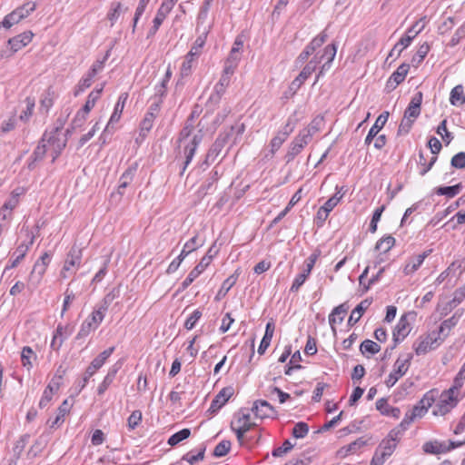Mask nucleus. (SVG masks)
Returning <instances> with one entry per match:
<instances>
[{
  "mask_svg": "<svg viewBox=\"0 0 465 465\" xmlns=\"http://www.w3.org/2000/svg\"><path fill=\"white\" fill-rule=\"evenodd\" d=\"M231 449V442L229 440H223L216 445L213 450V456L223 457Z\"/></svg>",
  "mask_w": 465,
  "mask_h": 465,
  "instance_id": "052dcab7",
  "label": "nucleus"
},
{
  "mask_svg": "<svg viewBox=\"0 0 465 465\" xmlns=\"http://www.w3.org/2000/svg\"><path fill=\"white\" fill-rule=\"evenodd\" d=\"M293 447L294 444H292L289 440H284L282 446L275 448L272 450V455L273 457H282L283 455L291 451L293 449Z\"/></svg>",
  "mask_w": 465,
  "mask_h": 465,
  "instance_id": "6e6d98bb",
  "label": "nucleus"
},
{
  "mask_svg": "<svg viewBox=\"0 0 465 465\" xmlns=\"http://www.w3.org/2000/svg\"><path fill=\"white\" fill-rule=\"evenodd\" d=\"M27 236L30 237V241L28 243L22 242L19 244L14 252V255H15V258L11 262L9 265H7L5 269V272L9 270L16 267L20 262L25 258L27 252L30 249V246L34 243L35 236L27 230Z\"/></svg>",
  "mask_w": 465,
  "mask_h": 465,
  "instance_id": "a211bd4d",
  "label": "nucleus"
},
{
  "mask_svg": "<svg viewBox=\"0 0 465 465\" xmlns=\"http://www.w3.org/2000/svg\"><path fill=\"white\" fill-rule=\"evenodd\" d=\"M63 124H61L59 126L55 127L54 131L51 133H47L46 141L47 143H49L52 148H58V141H61L58 137V133L62 130Z\"/></svg>",
  "mask_w": 465,
  "mask_h": 465,
  "instance_id": "4d7b16f0",
  "label": "nucleus"
},
{
  "mask_svg": "<svg viewBox=\"0 0 465 465\" xmlns=\"http://www.w3.org/2000/svg\"><path fill=\"white\" fill-rule=\"evenodd\" d=\"M411 359L412 354L409 353L405 359L399 357L396 360L393 365V371L390 373L388 379L385 381L387 387H392L399 381V379L408 371Z\"/></svg>",
  "mask_w": 465,
  "mask_h": 465,
  "instance_id": "39448f33",
  "label": "nucleus"
},
{
  "mask_svg": "<svg viewBox=\"0 0 465 465\" xmlns=\"http://www.w3.org/2000/svg\"><path fill=\"white\" fill-rule=\"evenodd\" d=\"M426 17L415 22L407 31L408 35H413V39L424 29Z\"/></svg>",
  "mask_w": 465,
  "mask_h": 465,
  "instance_id": "338daca9",
  "label": "nucleus"
},
{
  "mask_svg": "<svg viewBox=\"0 0 465 465\" xmlns=\"http://www.w3.org/2000/svg\"><path fill=\"white\" fill-rule=\"evenodd\" d=\"M54 395V387L52 384H48L43 392V396L39 401V407L45 408L51 401Z\"/></svg>",
  "mask_w": 465,
  "mask_h": 465,
  "instance_id": "680f3d73",
  "label": "nucleus"
},
{
  "mask_svg": "<svg viewBox=\"0 0 465 465\" xmlns=\"http://www.w3.org/2000/svg\"><path fill=\"white\" fill-rule=\"evenodd\" d=\"M25 102L26 104V108L21 113L20 119L22 121H28V119L33 114L35 104V99L30 97H27Z\"/></svg>",
  "mask_w": 465,
  "mask_h": 465,
  "instance_id": "69168bd1",
  "label": "nucleus"
},
{
  "mask_svg": "<svg viewBox=\"0 0 465 465\" xmlns=\"http://www.w3.org/2000/svg\"><path fill=\"white\" fill-rule=\"evenodd\" d=\"M395 244V238L391 235H388L386 237L379 240L375 245V249L378 251H381L382 252H389Z\"/></svg>",
  "mask_w": 465,
  "mask_h": 465,
  "instance_id": "37998d69",
  "label": "nucleus"
},
{
  "mask_svg": "<svg viewBox=\"0 0 465 465\" xmlns=\"http://www.w3.org/2000/svg\"><path fill=\"white\" fill-rule=\"evenodd\" d=\"M459 402V397L454 394H450L448 391H443L438 402L433 408L432 414L434 416H444L454 409Z\"/></svg>",
  "mask_w": 465,
  "mask_h": 465,
  "instance_id": "7ed1b4c3",
  "label": "nucleus"
},
{
  "mask_svg": "<svg viewBox=\"0 0 465 465\" xmlns=\"http://www.w3.org/2000/svg\"><path fill=\"white\" fill-rule=\"evenodd\" d=\"M450 164L454 168L464 169L465 168V153L460 152L457 154H455L451 158Z\"/></svg>",
  "mask_w": 465,
  "mask_h": 465,
  "instance_id": "774afa93",
  "label": "nucleus"
},
{
  "mask_svg": "<svg viewBox=\"0 0 465 465\" xmlns=\"http://www.w3.org/2000/svg\"><path fill=\"white\" fill-rule=\"evenodd\" d=\"M25 6H29V8L26 9V12L25 13L24 8H16L15 11L5 15L1 25L6 29L10 28L13 25L17 24L22 19L27 17L30 13L35 10L36 7L35 3L30 2L25 3Z\"/></svg>",
  "mask_w": 465,
  "mask_h": 465,
  "instance_id": "6e6552de",
  "label": "nucleus"
},
{
  "mask_svg": "<svg viewBox=\"0 0 465 465\" xmlns=\"http://www.w3.org/2000/svg\"><path fill=\"white\" fill-rule=\"evenodd\" d=\"M242 46V42L236 38L233 46L230 52L227 63L238 62L240 60V50Z\"/></svg>",
  "mask_w": 465,
  "mask_h": 465,
  "instance_id": "5fc2aeb1",
  "label": "nucleus"
},
{
  "mask_svg": "<svg viewBox=\"0 0 465 465\" xmlns=\"http://www.w3.org/2000/svg\"><path fill=\"white\" fill-rule=\"evenodd\" d=\"M439 335L436 336L435 333H430L424 338H420L414 344L413 348L417 355H422L427 353L430 350L434 349L436 346H433L437 343Z\"/></svg>",
  "mask_w": 465,
  "mask_h": 465,
  "instance_id": "dca6fc26",
  "label": "nucleus"
},
{
  "mask_svg": "<svg viewBox=\"0 0 465 465\" xmlns=\"http://www.w3.org/2000/svg\"><path fill=\"white\" fill-rule=\"evenodd\" d=\"M205 44V36H198L193 43L189 53L186 54L180 69V74L183 77L188 76L191 74L192 63L194 57L198 56L201 53L202 47Z\"/></svg>",
  "mask_w": 465,
  "mask_h": 465,
  "instance_id": "423d86ee",
  "label": "nucleus"
},
{
  "mask_svg": "<svg viewBox=\"0 0 465 465\" xmlns=\"http://www.w3.org/2000/svg\"><path fill=\"white\" fill-rule=\"evenodd\" d=\"M114 351V347H110L104 351H102L97 357H95L89 366H91L92 371H98L106 361V360L112 355Z\"/></svg>",
  "mask_w": 465,
  "mask_h": 465,
  "instance_id": "72a5a7b5",
  "label": "nucleus"
},
{
  "mask_svg": "<svg viewBox=\"0 0 465 465\" xmlns=\"http://www.w3.org/2000/svg\"><path fill=\"white\" fill-rule=\"evenodd\" d=\"M450 103L455 106L465 104L464 89L461 84H458L452 88L450 95Z\"/></svg>",
  "mask_w": 465,
  "mask_h": 465,
  "instance_id": "f704fd0d",
  "label": "nucleus"
},
{
  "mask_svg": "<svg viewBox=\"0 0 465 465\" xmlns=\"http://www.w3.org/2000/svg\"><path fill=\"white\" fill-rule=\"evenodd\" d=\"M309 143L310 140L306 138L302 133H299V134L292 142L285 155L287 163L292 161Z\"/></svg>",
  "mask_w": 465,
  "mask_h": 465,
  "instance_id": "f3484780",
  "label": "nucleus"
},
{
  "mask_svg": "<svg viewBox=\"0 0 465 465\" xmlns=\"http://www.w3.org/2000/svg\"><path fill=\"white\" fill-rule=\"evenodd\" d=\"M410 64H402L397 70L391 75L387 82V86L394 89L398 84L402 83L409 72Z\"/></svg>",
  "mask_w": 465,
  "mask_h": 465,
  "instance_id": "b1692460",
  "label": "nucleus"
},
{
  "mask_svg": "<svg viewBox=\"0 0 465 465\" xmlns=\"http://www.w3.org/2000/svg\"><path fill=\"white\" fill-rule=\"evenodd\" d=\"M410 331H411V325L408 321V315L404 314L400 318V320L393 331L394 344L391 347V350H394L396 348V346L398 345V343L401 342V341H403L407 337V335L409 334Z\"/></svg>",
  "mask_w": 465,
  "mask_h": 465,
  "instance_id": "f8f14e48",
  "label": "nucleus"
},
{
  "mask_svg": "<svg viewBox=\"0 0 465 465\" xmlns=\"http://www.w3.org/2000/svg\"><path fill=\"white\" fill-rule=\"evenodd\" d=\"M203 135L204 134L202 129L195 130L193 124V119H187L177 139L179 153L184 155L181 175L183 174L184 171L191 163L199 144L203 141Z\"/></svg>",
  "mask_w": 465,
  "mask_h": 465,
  "instance_id": "f257e3e1",
  "label": "nucleus"
},
{
  "mask_svg": "<svg viewBox=\"0 0 465 465\" xmlns=\"http://www.w3.org/2000/svg\"><path fill=\"white\" fill-rule=\"evenodd\" d=\"M190 435H191V430L189 429H183V430H179L178 432L173 434L169 438L168 444L171 446H174V445L178 444L179 442H181L182 440L188 439L190 437Z\"/></svg>",
  "mask_w": 465,
  "mask_h": 465,
  "instance_id": "8fccbe9b",
  "label": "nucleus"
},
{
  "mask_svg": "<svg viewBox=\"0 0 465 465\" xmlns=\"http://www.w3.org/2000/svg\"><path fill=\"white\" fill-rule=\"evenodd\" d=\"M438 391L431 390L424 394L422 399L413 408L408 411L409 414L413 418H421L427 411L428 409L434 403Z\"/></svg>",
  "mask_w": 465,
  "mask_h": 465,
  "instance_id": "0eeeda50",
  "label": "nucleus"
},
{
  "mask_svg": "<svg viewBox=\"0 0 465 465\" xmlns=\"http://www.w3.org/2000/svg\"><path fill=\"white\" fill-rule=\"evenodd\" d=\"M309 432V426L303 421H300L295 424L292 429V434L296 439L304 438Z\"/></svg>",
  "mask_w": 465,
  "mask_h": 465,
  "instance_id": "603ef678",
  "label": "nucleus"
},
{
  "mask_svg": "<svg viewBox=\"0 0 465 465\" xmlns=\"http://www.w3.org/2000/svg\"><path fill=\"white\" fill-rule=\"evenodd\" d=\"M205 446H203L199 452L195 455H193L191 454V452H188L186 454H184L183 457H182V460H185L187 461L190 465H193L201 460H203L204 459V452H205Z\"/></svg>",
  "mask_w": 465,
  "mask_h": 465,
  "instance_id": "3c124183",
  "label": "nucleus"
},
{
  "mask_svg": "<svg viewBox=\"0 0 465 465\" xmlns=\"http://www.w3.org/2000/svg\"><path fill=\"white\" fill-rule=\"evenodd\" d=\"M104 315L105 312L96 306L92 314L82 323L81 328L76 335V339L88 336L89 333L95 330L103 322Z\"/></svg>",
  "mask_w": 465,
  "mask_h": 465,
  "instance_id": "20e7f679",
  "label": "nucleus"
},
{
  "mask_svg": "<svg viewBox=\"0 0 465 465\" xmlns=\"http://www.w3.org/2000/svg\"><path fill=\"white\" fill-rule=\"evenodd\" d=\"M336 51H337V48L335 46V45L331 44V45H328L325 48H324V54L321 57L323 58V57H327V61L326 63L322 65V70L325 69L326 65L330 64L332 60L334 59L335 57V54H336ZM322 71H321L322 73Z\"/></svg>",
  "mask_w": 465,
  "mask_h": 465,
  "instance_id": "bf43d9fd",
  "label": "nucleus"
},
{
  "mask_svg": "<svg viewBox=\"0 0 465 465\" xmlns=\"http://www.w3.org/2000/svg\"><path fill=\"white\" fill-rule=\"evenodd\" d=\"M234 394V389L232 386L223 388L219 393L213 400L211 406L208 410L211 413L217 412Z\"/></svg>",
  "mask_w": 465,
  "mask_h": 465,
  "instance_id": "2eb2a0df",
  "label": "nucleus"
},
{
  "mask_svg": "<svg viewBox=\"0 0 465 465\" xmlns=\"http://www.w3.org/2000/svg\"><path fill=\"white\" fill-rule=\"evenodd\" d=\"M202 245H203V242H199L198 236L194 235L187 242H185V244L180 253L182 258H185L189 253L197 250Z\"/></svg>",
  "mask_w": 465,
  "mask_h": 465,
  "instance_id": "ea45409f",
  "label": "nucleus"
},
{
  "mask_svg": "<svg viewBox=\"0 0 465 465\" xmlns=\"http://www.w3.org/2000/svg\"><path fill=\"white\" fill-rule=\"evenodd\" d=\"M102 90L103 88H100V89H96V90H94L92 91L89 95H88V98H87V101L86 103L84 104V105L83 106L82 110H84L85 113H88L93 109V107L94 106L96 101L100 98V95H101V93H102Z\"/></svg>",
  "mask_w": 465,
  "mask_h": 465,
  "instance_id": "de8ad7c7",
  "label": "nucleus"
},
{
  "mask_svg": "<svg viewBox=\"0 0 465 465\" xmlns=\"http://www.w3.org/2000/svg\"><path fill=\"white\" fill-rule=\"evenodd\" d=\"M82 260V250L76 246H73L67 254V258L64 262V265L61 272L63 278H67V272H70L74 268L79 267Z\"/></svg>",
  "mask_w": 465,
  "mask_h": 465,
  "instance_id": "ddd939ff",
  "label": "nucleus"
},
{
  "mask_svg": "<svg viewBox=\"0 0 465 465\" xmlns=\"http://www.w3.org/2000/svg\"><path fill=\"white\" fill-rule=\"evenodd\" d=\"M459 316H457L456 314H454L453 316H451L450 318L443 321L439 328V338L440 340H444L448 335H449V332L450 331L457 325L458 322H459Z\"/></svg>",
  "mask_w": 465,
  "mask_h": 465,
  "instance_id": "473e14b6",
  "label": "nucleus"
},
{
  "mask_svg": "<svg viewBox=\"0 0 465 465\" xmlns=\"http://www.w3.org/2000/svg\"><path fill=\"white\" fill-rule=\"evenodd\" d=\"M322 124L323 117L318 115L315 118H313L310 124L306 128L302 130L300 133H302L306 138H308L311 141L312 135L321 130Z\"/></svg>",
  "mask_w": 465,
  "mask_h": 465,
  "instance_id": "2f4dec72",
  "label": "nucleus"
},
{
  "mask_svg": "<svg viewBox=\"0 0 465 465\" xmlns=\"http://www.w3.org/2000/svg\"><path fill=\"white\" fill-rule=\"evenodd\" d=\"M230 80L227 79V75H222L219 82L214 86V92L216 99L219 100L224 94L226 87L229 85Z\"/></svg>",
  "mask_w": 465,
  "mask_h": 465,
  "instance_id": "864d4df0",
  "label": "nucleus"
},
{
  "mask_svg": "<svg viewBox=\"0 0 465 465\" xmlns=\"http://www.w3.org/2000/svg\"><path fill=\"white\" fill-rule=\"evenodd\" d=\"M155 118V114L153 112H147L143 120L141 122V135L145 136V134L152 129L153 121Z\"/></svg>",
  "mask_w": 465,
  "mask_h": 465,
  "instance_id": "49530a36",
  "label": "nucleus"
},
{
  "mask_svg": "<svg viewBox=\"0 0 465 465\" xmlns=\"http://www.w3.org/2000/svg\"><path fill=\"white\" fill-rule=\"evenodd\" d=\"M212 261L211 255L203 256L200 262L190 272L185 280L182 282L181 290L187 289L193 282L205 270Z\"/></svg>",
  "mask_w": 465,
  "mask_h": 465,
  "instance_id": "4468645a",
  "label": "nucleus"
},
{
  "mask_svg": "<svg viewBox=\"0 0 465 465\" xmlns=\"http://www.w3.org/2000/svg\"><path fill=\"white\" fill-rule=\"evenodd\" d=\"M72 407V403L66 399L58 408V412L54 420H48L50 428H54L55 426H59L64 422V416L69 413L70 409Z\"/></svg>",
  "mask_w": 465,
  "mask_h": 465,
  "instance_id": "7c9ffc66",
  "label": "nucleus"
},
{
  "mask_svg": "<svg viewBox=\"0 0 465 465\" xmlns=\"http://www.w3.org/2000/svg\"><path fill=\"white\" fill-rule=\"evenodd\" d=\"M343 189L341 187L332 197H331L323 205V207L328 210L330 213L333 210V208L339 203L341 199L343 197L344 193H341V191Z\"/></svg>",
  "mask_w": 465,
  "mask_h": 465,
  "instance_id": "0e129e2a",
  "label": "nucleus"
},
{
  "mask_svg": "<svg viewBox=\"0 0 465 465\" xmlns=\"http://www.w3.org/2000/svg\"><path fill=\"white\" fill-rule=\"evenodd\" d=\"M320 60L312 59L302 70L299 75L291 83L290 90L296 93L302 84L309 78V76L316 70Z\"/></svg>",
  "mask_w": 465,
  "mask_h": 465,
  "instance_id": "1a4fd4ad",
  "label": "nucleus"
},
{
  "mask_svg": "<svg viewBox=\"0 0 465 465\" xmlns=\"http://www.w3.org/2000/svg\"><path fill=\"white\" fill-rule=\"evenodd\" d=\"M33 35L31 31L24 32L9 39L8 44L14 52H17L32 41Z\"/></svg>",
  "mask_w": 465,
  "mask_h": 465,
  "instance_id": "393cba45",
  "label": "nucleus"
},
{
  "mask_svg": "<svg viewBox=\"0 0 465 465\" xmlns=\"http://www.w3.org/2000/svg\"><path fill=\"white\" fill-rule=\"evenodd\" d=\"M421 102H422V93L418 92L411 98V103L409 104L408 107L406 108V110L404 112V116L406 118L413 119V121H415V119L420 114Z\"/></svg>",
  "mask_w": 465,
  "mask_h": 465,
  "instance_id": "aec40b11",
  "label": "nucleus"
},
{
  "mask_svg": "<svg viewBox=\"0 0 465 465\" xmlns=\"http://www.w3.org/2000/svg\"><path fill=\"white\" fill-rule=\"evenodd\" d=\"M46 268L47 267L45 266V262H40L36 261L31 272L30 279L38 283L41 281L43 275L45 274Z\"/></svg>",
  "mask_w": 465,
  "mask_h": 465,
  "instance_id": "79ce46f5",
  "label": "nucleus"
},
{
  "mask_svg": "<svg viewBox=\"0 0 465 465\" xmlns=\"http://www.w3.org/2000/svg\"><path fill=\"white\" fill-rule=\"evenodd\" d=\"M389 118V112H383L381 114L373 125L369 130V133L365 138V144H370L371 141L378 135L379 132L383 128Z\"/></svg>",
  "mask_w": 465,
  "mask_h": 465,
  "instance_id": "6ab92c4d",
  "label": "nucleus"
},
{
  "mask_svg": "<svg viewBox=\"0 0 465 465\" xmlns=\"http://www.w3.org/2000/svg\"><path fill=\"white\" fill-rule=\"evenodd\" d=\"M127 97H128V94L126 93L124 94H122L119 98H118V101L114 106V113L113 114L111 115V118L104 131V134H103V136L105 135L106 133L110 132V128H111V125L116 122L119 121L120 117H121V114L123 113V110H124V104H125V102L127 100Z\"/></svg>",
  "mask_w": 465,
  "mask_h": 465,
  "instance_id": "412c9836",
  "label": "nucleus"
},
{
  "mask_svg": "<svg viewBox=\"0 0 465 465\" xmlns=\"http://www.w3.org/2000/svg\"><path fill=\"white\" fill-rule=\"evenodd\" d=\"M376 409L385 416H391L398 419L401 415V410L388 404L386 398H381L376 401Z\"/></svg>",
  "mask_w": 465,
  "mask_h": 465,
  "instance_id": "c85d7f7f",
  "label": "nucleus"
},
{
  "mask_svg": "<svg viewBox=\"0 0 465 465\" xmlns=\"http://www.w3.org/2000/svg\"><path fill=\"white\" fill-rule=\"evenodd\" d=\"M348 310V303L343 302L336 306L329 315V323L333 332L336 331L335 324L337 322L341 323L343 321L344 315L347 313Z\"/></svg>",
  "mask_w": 465,
  "mask_h": 465,
  "instance_id": "4be33fe9",
  "label": "nucleus"
},
{
  "mask_svg": "<svg viewBox=\"0 0 465 465\" xmlns=\"http://www.w3.org/2000/svg\"><path fill=\"white\" fill-rule=\"evenodd\" d=\"M36 355L29 346H25L21 352V361L24 367L30 370L33 367L32 360H35Z\"/></svg>",
  "mask_w": 465,
  "mask_h": 465,
  "instance_id": "58836bf2",
  "label": "nucleus"
},
{
  "mask_svg": "<svg viewBox=\"0 0 465 465\" xmlns=\"http://www.w3.org/2000/svg\"><path fill=\"white\" fill-rule=\"evenodd\" d=\"M360 351L362 354L368 352L373 355L381 351V346L371 340H365L361 343Z\"/></svg>",
  "mask_w": 465,
  "mask_h": 465,
  "instance_id": "c03bdc74",
  "label": "nucleus"
},
{
  "mask_svg": "<svg viewBox=\"0 0 465 465\" xmlns=\"http://www.w3.org/2000/svg\"><path fill=\"white\" fill-rule=\"evenodd\" d=\"M169 11H164L163 7L160 6V8L157 11V14L153 21V26L150 28L148 32V37L155 35L157 30L159 29L160 25L169 14Z\"/></svg>",
  "mask_w": 465,
  "mask_h": 465,
  "instance_id": "c9c22d12",
  "label": "nucleus"
},
{
  "mask_svg": "<svg viewBox=\"0 0 465 465\" xmlns=\"http://www.w3.org/2000/svg\"><path fill=\"white\" fill-rule=\"evenodd\" d=\"M274 329H275V327H274L273 322H269L266 324L265 333H264V335L261 341V343L259 345V348H258V353L260 355H262L266 351L268 347L270 346L272 339L273 337Z\"/></svg>",
  "mask_w": 465,
  "mask_h": 465,
  "instance_id": "c756f323",
  "label": "nucleus"
},
{
  "mask_svg": "<svg viewBox=\"0 0 465 465\" xmlns=\"http://www.w3.org/2000/svg\"><path fill=\"white\" fill-rule=\"evenodd\" d=\"M231 136V132H222L219 134L214 143L212 144L206 154V162H213L222 153L223 147L228 143Z\"/></svg>",
  "mask_w": 465,
  "mask_h": 465,
  "instance_id": "9b49d317",
  "label": "nucleus"
},
{
  "mask_svg": "<svg viewBox=\"0 0 465 465\" xmlns=\"http://www.w3.org/2000/svg\"><path fill=\"white\" fill-rule=\"evenodd\" d=\"M237 281V277L234 275H231L228 277L222 284L221 289L219 290L215 299L220 300L224 297L227 292L231 290V288L235 284Z\"/></svg>",
  "mask_w": 465,
  "mask_h": 465,
  "instance_id": "a18cd8bd",
  "label": "nucleus"
},
{
  "mask_svg": "<svg viewBox=\"0 0 465 465\" xmlns=\"http://www.w3.org/2000/svg\"><path fill=\"white\" fill-rule=\"evenodd\" d=\"M88 113H85L84 110H80L75 114L74 118L72 121L71 126L73 130L80 128L85 123L87 119Z\"/></svg>",
  "mask_w": 465,
  "mask_h": 465,
  "instance_id": "e2e57ef3",
  "label": "nucleus"
},
{
  "mask_svg": "<svg viewBox=\"0 0 465 465\" xmlns=\"http://www.w3.org/2000/svg\"><path fill=\"white\" fill-rule=\"evenodd\" d=\"M431 252V250H427L423 252L422 253L412 257L410 262L405 265L403 269V272L405 275H410L415 272L420 265L423 263L425 258H427L430 253Z\"/></svg>",
  "mask_w": 465,
  "mask_h": 465,
  "instance_id": "a878e982",
  "label": "nucleus"
},
{
  "mask_svg": "<svg viewBox=\"0 0 465 465\" xmlns=\"http://www.w3.org/2000/svg\"><path fill=\"white\" fill-rule=\"evenodd\" d=\"M46 137H47V132H45L39 142L38 145L35 149L31 158L32 161L28 163V168L30 170L35 168V164L36 162L41 161L44 159L45 153H46Z\"/></svg>",
  "mask_w": 465,
  "mask_h": 465,
  "instance_id": "cd10ccee",
  "label": "nucleus"
},
{
  "mask_svg": "<svg viewBox=\"0 0 465 465\" xmlns=\"http://www.w3.org/2000/svg\"><path fill=\"white\" fill-rule=\"evenodd\" d=\"M465 444V440L460 441L447 440L438 441L430 440L423 444L422 450L427 454H441L446 453L455 448L460 447Z\"/></svg>",
  "mask_w": 465,
  "mask_h": 465,
  "instance_id": "f03ea898",
  "label": "nucleus"
},
{
  "mask_svg": "<svg viewBox=\"0 0 465 465\" xmlns=\"http://www.w3.org/2000/svg\"><path fill=\"white\" fill-rule=\"evenodd\" d=\"M126 11H128V7L123 8L121 3H112L110 11L107 14V19L111 22V25H114L122 12Z\"/></svg>",
  "mask_w": 465,
  "mask_h": 465,
  "instance_id": "e433bc0d",
  "label": "nucleus"
},
{
  "mask_svg": "<svg viewBox=\"0 0 465 465\" xmlns=\"http://www.w3.org/2000/svg\"><path fill=\"white\" fill-rule=\"evenodd\" d=\"M461 189H462V184L460 183H457L452 186L438 187V188H436L435 192L438 195H445L448 198H452V197L456 196L457 194H459L460 192L461 191Z\"/></svg>",
  "mask_w": 465,
  "mask_h": 465,
  "instance_id": "4c0bfd02",
  "label": "nucleus"
},
{
  "mask_svg": "<svg viewBox=\"0 0 465 465\" xmlns=\"http://www.w3.org/2000/svg\"><path fill=\"white\" fill-rule=\"evenodd\" d=\"M252 411L256 418H276L278 415L277 411L265 400H257L253 402Z\"/></svg>",
  "mask_w": 465,
  "mask_h": 465,
  "instance_id": "9d476101",
  "label": "nucleus"
},
{
  "mask_svg": "<svg viewBox=\"0 0 465 465\" xmlns=\"http://www.w3.org/2000/svg\"><path fill=\"white\" fill-rule=\"evenodd\" d=\"M138 164L136 163L130 165L119 179V185L117 193L120 195L124 194V189H125L134 180V174L137 171Z\"/></svg>",
  "mask_w": 465,
  "mask_h": 465,
  "instance_id": "5701e85b",
  "label": "nucleus"
},
{
  "mask_svg": "<svg viewBox=\"0 0 465 465\" xmlns=\"http://www.w3.org/2000/svg\"><path fill=\"white\" fill-rule=\"evenodd\" d=\"M371 304V300L365 299L361 301L351 312L349 320H348V325L353 326L356 324L360 319L361 318L362 314L366 312V310L370 307Z\"/></svg>",
  "mask_w": 465,
  "mask_h": 465,
  "instance_id": "bb28decb",
  "label": "nucleus"
},
{
  "mask_svg": "<svg viewBox=\"0 0 465 465\" xmlns=\"http://www.w3.org/2000/svg\"><path fill=\"white\" fill-rule=\"evenodd\" d=\"M119 295V290L117 288H114L112 291H110L102 300V302L97 305V307L104 311V312H107L110 304L114 302V299H116Z\"/></svg>",
  "mask_w": 465,
  "mask_h": 465,
  "instance_id": "a19ab883",
  "label": "nucleus"
},
{
  "mask_svg": "<svg viewBox=\"0 0 465 465\" xmlns=\"http://www.w3.org/2000/svg\"><path fill=\"white\" fill-rule=\"evenodd\" d=\"M429 51H430V45L428 43H423L422 45H420L417 53L413 55L412 59H411V64L413 65L414 64L418 65L419 64H420L423 61V59L426 57Z\"/></svg>",
  "mask_w": 465,
  "mask_h": 465,
  "instance_id": "09e8293b",
  "label": "nucleus"
},
{
  "mask_svg": "<svg viewBox=\"0 0 465 465\" xmlns=\"http://www.w3.org/2000/svg\"><path fill=\"white\" fill-rule=\"evenodd\" d=\"M94 76L89 73L84 76L76 86V90L74 92V95H78L80 93L84 92L86 88H89L93 83Z\"/></svg>",
  "mask_w": 465,
  "mask_h": 465,
  "instance_id": "13d9d810",
  "label": "nucleus"
}]
</instances>
